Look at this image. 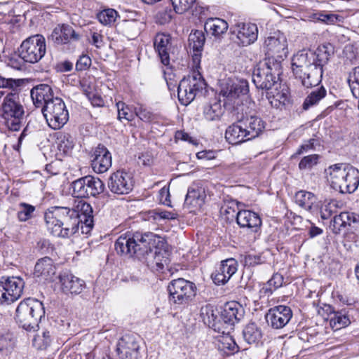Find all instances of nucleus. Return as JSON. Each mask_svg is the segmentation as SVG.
Masks as SVG:
<instances>
[{
  "label": "nucleus",
  "mask_w": 359,
  "mask_h": 359,
  "mask_svg": "<svg viewBox=\"0 0 359 359\" xmlns=\"http://www.w3.org/2000/svg\"><path fill=\"white\" fill-rule=\"evenodd\" d=\"M48 231L55 236L69 238L78 232L80 225L88 233L93 226V208L84 201H79L76 209L64 206H53L44 215Z\"/></svg>",
  "instance_id": "obj_1"
},
{
  "label": "nucleus",
  "mask_w": 359,
  "mask_h": 359,
  "mask_svg": "<svg viewBox=\"0 0 359 359\" xmlns=\"http://www.w3.org/2000/svg\"><path fill=\"white\" fill-rule=\"evenodd\" d=\"M334 54L331 43L320 45L315 51L302 50L292 59V69L296 79L305 88L318 86L322 80L323 67Z\"/></svg>",
  "instance_id": "obj_2"
},
{
  "label": "nucleus",
  "mask_w": 359,
  "mask_h": 359,
  "mask_svg": "<svg viewBox=\"0 0 359 359\" xmlns=\"http://www.w3.org/2000/svg\"><path fill=\"white\" fill-rule=\"evenodd\" d=\"M163 241L161 236L151 232H135L120 236L114 244L115 250L118 255L128 257H135L142 259L152 252L155 248L154 262L156 270H163L167 264L168 258L157 251L159 245Z\"/></svg>",
  "instance_id": "obj_3"
},
{
  "label": "nucleus",
  "mask_w": 359,
  "mask_h": 359,
  "mask_svg": "<svg viewBox=\"0 0 359 359\" xmlns=\"http://www.w3.org/2000/svg\"><path fill=\"white\" fill-rule=\"evenodd\" d=\"M331 187L341 194H352L359 185V170L349 165L337 163L325 170Z\"/></svg>",
  "instance_id": "obj_4"
},
{
  "label": "nucleus",
  "mask_w": 359,
  "mask_h": 359,
  "mask_svg": "<svg viewBox=\"0 0 359 359\" xmlns=\"http://www.w3.org/2000/svg\"><path fill=\"white\" fill-rule=\"evenodd\" d=\"M282 73V65L273 57L265 58L259 62L254 69L252 81L256 88L269 90L280 87L279 76Z\"/></svg>",
  "instance_id": "obj_5"
},
{
  "label": "nucleus",
  "mask_w": 359,
  "mask_h": 359,
  "mask_svg": "<svg viewBox=\"0 0 359 359\" xmlns=\"http://www.w3.org/2000/svg\"><path fill=\"white\" fill-rule=\"evenodd\" d=\"M25 114L19 93H8L0 105V117L5 126L11 131H19L24 123Z\"/></svg>",
  "instance_id": "obj_6"
},
{
  "label": "nucleus",
  "mask_w": 359,
  "mask_h": 359,
  "mask_svg": "<svg viewBox=\"0 0 359 359\" xmlns=\"http://www.w3.org/2000/svg\"><path fill=\"white\" fill-rule=\"evenodd\" d=\"M45 316V309L41 302L27 298L20 302L15 311V319L23 329L31 331L38 326Z\"/></svg>",
  "instance_id": "obj_7"
},
{
  "label": "nucleus",
  "mask_w": 359,
  "mask_h": 359,
  "mask_svg": "<svg viewBox=\"0 0 359 359\" xmlns=\"http://www.w3.org/2000/svg\"><path fill=\"white\" fill-rule=\"evenodd\" d=\"M206 88V83L198 72L184 77L180 82L177 95L180 103L187 106L195 97L203 93Z\"/></svg>",
  "instance_id": "obj_8"
},
{
  "label": "nucleus",
  "mask_w": 359,
  "mask_h": 359,
  "mask_svg": "<svg viewBox=\"0 0 359 359\" xmlns=\"http://www.w3.org/2000/svg\"><path fill=\"white\" fill-rule=\"evenodd\" d=\"M41 111L48 125L52 129H60L69 120L68 110L64 101L60 97H55L48 102Z\"/></svg>",
  "instance_id": "obj_9"
},
{
  "label": "nucleus",
  "mask_w": 359,
  "mask_h": 359,
  "mask_svg": "<svg viewBox=\"0 0 359 359\" xmlns=\"http://www.w3.org/2000/svg\"><path fill=\"white\" fill-rule=\"evenodd\" d=\"M169 301L177 305H185L195 297L196 287L191 281L184 278L172 280L168 286Z\"/></svg>",
  "instance_id": "obj_10"
},
{
  "label": "nucleus",
  "mask_w": 359,
  "mask_h": 359,
  "mask_svg": "<svg viewBox=\"0 0 359 359\" xmlns=\"http://www.w3.org/2000/svg\"><path fill=\"white\" fill-rule=\"evenodd\" d=\"M20 57L29 63L39 62L46 53L45 38L40 34L25 40L18 49Z\"/></svg>",
  "instance_id": "obj_11"
},
{
  "label": "nucleus",
  "mask_w": 359,
  "mask_h": 359,
  "mask_svg": "<svg viewBox=\"0 0 359 359\" xmlns=\"http://www.w3.org/2000/svg\"><path fill=\"white\" fill-rule=\"evenodd\" d=\"M104 187L100 179L91 175L81 177L72 183L73 195L76 198L97 196L104 191Z\"/></svg>",
  "instance_id": "obj_12"
},
{
  "label": "nucleus",
  "mask_w": 359,
  "mask_h": 359,
  "mask_svg": "<svg viewBox=\"0 0 359 359\" xmlns=\"http://www.w3.org/2000/svg\"><path fill=\"white\" fill-rule=\"evenodd\" d=\"M25 283L19 277L2 278L0 280V304H11L22 294Z\"/></svg>",
  "instance_id": "obj_13"
},
{
  "label": "nucleus",
  "mask_w": 359,
  "mask_h": 359,
  "mask_svg": "<svg viewBox=\"0 0 359 359\" xmlns=\"http://www.w3.org/2000/svg\"><path fill=\"white\" fill-rule=\"evenodd\" d=\"M231 39L239 46H248L255 43L258 36V28L254 23L237 22L230 28Z\"/></svg>",
  "instance_id": "obj_14"
},
{
  "label": "nucleus",
  "mask_w": 359,
  "mask_h": 359,
  "mask_svg": "<svg viewBox=\"0 0 359 359\" xmlns=\"http://www.w3.org/2000/svg\"><path fill=\"white\" fill-rule=\"evenodd\" d=\"M264 48L267 58L273 57L281 64L288 53L286 36L280 32H274L266 39Z\"/></svg>",
  "instance_id": "obj_15"
},
{
  "label": "nucleus",
  "mask_w": 359,
  "mask_h": 359,
  "mask_svg": "<svg viewBox=\"0 0 359 359\" xmlns=\"http://www.w3.org/2000/svg\"><path fill=\"white\" fill-rule=\"evenodd\" d=\"M107 186L113 194L123 195L129 194L133 190L134 182L130 173L118 170L110 175Z\"/></svg>",
  "instance_id": "obj_16"
},
{
  "label": "nucleus",
  "mask_w": 359,
  "mask_h": 359,
  "mask_svg": "<svg viewBox=\"0 0 359 359\" xmlns=\"http://www.w3.org/2000/svg\"><path fill=\"white\" fill-rule=\"evenodd\" d=\"M243 316L244 309L239 303L234 301L226 303L220 313L222 325L226 329V333H229Z\"/></svg>",
  "instance_id": "obj_17"
},
{
  "label": "nucleus",
  "mask_w": 359,
  "mask_h": 359,
  "mask_svg": "<svg viewBox=\"0 0 359 359\" xmlns=\"http://www.w3.org/2000/svg\"><path fill=\"white\" fill-rule=\"evenodd\" d=\"M292 317L291 309L285 305L271 308L265 316L268 325L273 329L284 327L290 322Z\"/></svg>",
  "instance_id": "obj_18"
},
{
  "label": "nucleus",
  "mask_w": 359,
  "mask_h": 359,
  "mask_svg": "<svg viewBox=\"0 0 359 359\" xmlns=\"http://www.w3.org/2000/svg\"><path fill=\"white\" fill-rule=\"evenodd\" d=\"M81 34L67 24L57 25L48 37L56 45H64L79 41Z\"/></svg>",
  "instance_id": "obj_19"
},
{
  "label": "nucleus",
  "mask_w": 359,
  "mask_h": 359,
  "mask_svg": "<svg viewBox=\"0 0 359 359\" xmlns=\"http://www.w3.org/2000/svg\"><path fill=\"white\" fill-rule=\"evenodd\" d=\"M249 92L248 82L246 80H240L227 86L221 90V95L224 97V105L238 104L236 100L240 97L245 95Z\"/></svg>",
  "instance_id": "obj_20"
},
{
  "label": "nucleus",
  "mask_w": 359,
  "mask_h": 359,
  "mask_svg": "<svg viewBox=\"0 0 359 359\" xmlns=\"http://www.w3.org/2000/svg\"><path fill=\"white\" fill-rule=\"evenodd\" d=\"M111 166V155L104 145L99 144L91 155V167L95 172L104 173Z\"/></svg>",
  "instance_id": "obj_21"
},
{
  "label": "nucleus",
  "mask_w": 359,
  "mask_h": 359,
  "mask_svg": "<svg viewBox=\"0 0 359 359\" xmlns=\"http://www.w3.org/2000/svg\"><path fill=\"white\" fill-rule=\"evenodd\" d=\"M236 221L241 228L252 233L258 232L262 224L259 214L250 210H238L236 215Z\"/></svg>",
  "instance_id": "obj_22"
},
{
  "label": "nucleus",
  "mask_w": 359,
  "mask_h": 359,
  "mask_svg": "<svg viewBox=\"0 0 359 359\" xmlns=\"http://www.w3.org/2000/svg\"><path fill=\"white\" fill-rule=\"evenodd\" d=\"M237 262L233 258L222 261L219 266L212 274L213 282L218 285H224L237 271Z\"/></svg>",
  "instance_id": "obj_23"
},
{
  "label": "nucleus",
  "mask_w": 359,
  "mask_h": 359,
  "mask_svg": "<svg viewBox=\"0 0 359 359\" xmlns=\"http://www.w3.org/2000/svg\"><path fill=\"white\" fill-rule=\"evenodd\" d=\"M240 123L243 125L245 134L249 140L258 137L265 128L264 121L256 115L243 116L240 118Z\"/></svg>",
  "instance_id": "obj_24"
},
{
  "label": "nucleus",
  "mask_w": 359,
  "mask_h": 359,
  "mask_svg": "<svg viewBox=\"0 0 359 359\" xmlns=\"http://www.w3.org/2000/svg\"><path fill=\"white\" fill-rule=\"evenodd\" d=\"M201 316L205 325L218 333L226 334V329L222 325L220 313L211 305L201 308Z\"/></svg>",
  "instance_id": "obj_25"
},
{
  "label": "nucleus",
  "mask_w": 359,
  "mask_h": 359,
  "mask_svg": "<svg viewBox=\"0 0 359 359\" xmlns=\"http://www.w3.org/2000/svg\"><path fill=\"white\" fill-rule=\"evenodd\" d=\"M171 41L170 35L164 33H158L154 40V48L164 65L170 64V53L172 48Z\"/></svg>",
  "instance_id": "obj_26"
},
{
  "label": "nucleus",
  "mask_w": 359,
  "mask_h": 359,
  "mask_svg": "<svg viewBox=\"0 0 359 359\" xmlns=\"http://www.w3.org/2000/svg\"><path fill=\"white\" fill-rule=\"evenodd\" d=\"M139 344L130 336L121 339L117 345V353L121 359H138Z\"/></svg>",
  "instance_id": "obj_27"
},
{
  "label": "nucleus",
  "mask_w": 359,
  "mask_h": 359,
  "mask_svg": "<svg viewBox=\"0 0 359 359\" xmlns=\"http://www.w3.org/2000/svg\"><path fill=\"white\" fill-rule=\"evenodd\" d=\"M56 272V267L52 259L45 257L38 260L34 266V275L39 281H52Z\"/></svg>",
  "instance_id": "obj_28"
},
{
  "label": "nucleus",
  "mask_w": 359,
  "mask_h": 359,
  "mask_svg": "<svg viewBox=\"0 0 359 359\" xmlns=\"http://www.w3.org/2000/svg\"><path fill=\"white\" fill-rule=\"evenodd\" d=\"M61 289L65 293L78 294L86 287V283L82 279L72 273H63L59 276Z\"/></svg>",
  "instance_id": "obj_29"
},
{
  "label": "nucleus",
  "mask_w": 359,
  "mask_h": 359,
  "mask_svg": "<svg viewBox=\"0 0 359 359\" xmlns=\"http://www.w3.org/2000/svg\"><path fill=\"white\" fill-rule=\"evenodd\" d=\"M30 95L34 104L36 107L46 105L48 102L52 101L55 97L53 96V92L51 87L47 84H40L34 87L30 92Z\"/></svg>",
  "instance_id": "obj_30"
},
{
  "label": "nucleus",
  "mask_w": 359,
  "mask_h": 359,
  "mask_svg": "<svg viewBox=\"0 0 359 359\" xmlns=\"http://www.w3.org/2000/svg\"><path fill=\"white\" fill-rule=\"evenodd\" d=\"M144 23L137 20H125L118 24V29L127 39H136L144 28Z\"/></svg>",
  "instance_id": "obj_31"
},
{
  "label": "nucleus",
  "mask_w": 359,
  "mask_h": 359,
  "mask_svg": "<svg viewBox=\"0 0 359 359\" xmlns=\"http://www.w3.org/2000/svg\"><path fill=\"white\" fill-rule=\"evenodd\" d=\"M225 138L231 144H238L249 140L245 134V129L243 125L240 123V119L227 128L225 133Z\"/></svg>",
  "instance_id": "obj_32"
},
{
  "label": "nucleus",
  "mask_w": 359,
  "mask_h": 359,
  "mask_svg": "<svg viewBox=\"0 0 359 359\" xmlns=\"http://www.w3.org/2000/svg\"><path fill=\"white\" fill-rule=\"evenodd\" d=\"M224 112L220 100L216 98L207 104L203 109L204 118L209 121H215L220 120Z\"/></svg>",
  "instance_id": "obj_33"
},
{
  "label": "nucleus",
  "mask_w": 359,
  "mask_h": 359,
  "mask_svg": "<svg viewBox=\"0 0 359 359\" xmlns=\"http://www.w3.org/2000/svg\"><path fill=\"white\" fill-rule=\"evenodd\" d=\"M228 27V23L218 18H208L204 25L205 32L215 36H219L225 33Z\"/></svg>",
  "instance_id": "obj_34"
},
{
  "label": "nucleus",
  "mask_w": 359,
  "mask_h": 359,
  "mask_svg": "<svg viewBox=\"0 0 359 359\" xmlns=\"http://www.w3.org/2000/svg\"><path fill=\"white\" fill-rule=\"evenodd\" d=\"M295 203L306 210L311 212L317 198L311 192L299 191L294 196Z\"/></svg>",
  "instance_id": "obj_35"
},
{
  "label": "nucleus",
  "mask_w": 359,
  "mask_h": 359,
  "mask_svg": "<svg viewBox=\"0 0 359 359\" xmlns=\"http://www.w3.org/2000/svg\"><path fill=\"white\" fill-rule=\"evenodd\" d=\"M330 324L332 329L340 330L351 324L348 311L341 309L336 311L330 319Z\"/></svg>",
  "instance_id": "obj_36"
},
{
  "label": "nucleus",
  "mask_w": 359,
  "mask_h": 359,
  "mask_svg": "<svg viewBox=\"0 0 359 359\" xmlns=\"http://www.w3.org/2000/svg\"><path fill=\"white\" fill-rule=\"evenodd\" d=\"M348 212H341L334 216L330 221L329 228L334 234H339L343 230L348 227Z\"/></svg>",
  "instance_id": "obj_37"
},
{
  "label": "nucleus",
  "mask_w": 359,
  "mask_h": 359,
  "mask_svg": "<svg viewBox=\"0 0 359 359\" xmlns=\"http://www.w3.org/2000/svg\"><path fill=\"white\" fill-rule=\"evenodd\" d=\"M243 334L245 341L249 344H258L262 337L261 329L254 323L245 326Z\"/></svg>",
  "instance_id": "obj_38"
},
{
  "label": "nucleus",
  "mask_w": 359,
  "mask_h": 359,
  "mask_svg": "<svg viewBox=\"0 0 359 359\" xmlns=\"http://www.w3.org/2000/svg\"><path fill=\"white\" fill-rule=\"evenodd\" d=\"M205 194L201 189L189 187L186 195L185 203L189 205L201 206L204 202Z\"/></svg>",
  "instance_id": "obj_39"
},
{
  "label": "nucleus",
  "mask_w": 359,
  "mask_h": 359,
  "mask_svg": "<svg viewBox=\"0 0 359 359\" xmlns=\"http://www.w3.org/2000/svg\"><path fill=\"white\" fill-rule=\"evenodd\" d=\"M327 94V90L323 86H321L313 91L306 97L303 103V109L306 110L311 107L316 105L323 99Z\"/></svg>",
  "instance_id": "obj_40"
},
{
  "label": "nucleus",
  "mask_w": 359,
  "mask_h": 359,
  "mask_svg": "<svg viewBox=\"0 0 359 359\" xmlns=\"http://www.w3.org/2000/svg\"><path fill=\"white\" fill-rule=\"evenodd\" d=\"M205 37L203 31H192L189 36V46L193 52H201L203 50Z\"/></svg>",
  "instance_id": "obj_41"
},
{
  "label": "nucleus",
  "mask_w": 359,
  "mask_h": 359,
  "mask_svg": "<svg viewBox=\"0 0 359 359\" xmlns=\"http://www.w3.org/2000/svg\"><path fill=\"white\" fill-rule=\"evenodd\" d=\"M266 97L271 104L275 107H279L280 105H285L289 102V97L287 93L273 89L266 93Z\"/></svg>",
  "instance_id": "obj_42"
},
{
  "label": "nucleus",
  "mask_w": 359,
  "mask_h": 359,
  "mask_svg": "<svg viewBox=\"0 0 359 359\" xmlns=\"http://www.w3.org/2000/svg\"><path fill=\"white\" fill-rule=\"evenodd\" d=\"M15 339L12 334L6 333L0 337V352L7 355L14 348Z\"/></svg>",
  "instance_id": "obj_43"
},
{
  "label": "nucleus",
  "mask_w": 359,
  "mask_h": 359,
  "mask_svg": "<svg viewBox=\"0 0 359 359\" xmlns=\"http://www.w3.org/2000/svg\"><path fill=\"white\" fill-rule=\"evenodd\" d=\"M240 203L236 200L224 201V204L221 208L222 214L226 216L227 219L236 218V212L240 210Z\"/></svg>",
  "instance_id": "obj_44"
},
{
  "label": "nucleus",
  "mask_w": 359,
  "mask_h": 359,
  "mask_svg": "<svg viewBox=\"0 0 359 359\" xmlns=\"http://www.w3.org/2000/svg\"><path fill=\"white\" fill-rule=\"evenodd\" d=\"M58 143V149L64 154H69L74 148V138L69 134L61 135Z\"/></svg>",
  "instance_id": "obj_45"
},
{
  "label": "nucleus",
  "mask_w": 359,
  "mask_h": 359,
  "mask_svg": "<svg viewBox=\"0 0 359 359\" xmlns=\"http://www.w3.org/2000/svg\"><path fill=\"white\" fill-rule=\"evenodd\" d=\"M52 339L50 332L43 331L41 334H38L33 339V345L38 349H46L51 343Z\"/></svg>",
  "instance_id": "obj_46"
},
{
  "label": "nucleus",
  "mask_w": 359,
  "mask_h": 359,
  "mask_svg": "<svg viewBox=\"0 0 359 359\" xmlns=\"http://www.w3.org/2000/svg\"><path fill=\"white\" fill-rule=\"evenodd\" d=\"M117 16L118 13L114 9L108 8L100 12L97 18L102 25H111L116 21Z\"/></svg>",
  "instance_id": "obj_47"
},
{
  "label": "nucleus",
  "mask_w": 359,
  "mask_h": 359,
  "mask_svg": "<svg viewBox=\"0 0 359 359\" xmlns=\"http://www.w3.org/2000/svg\"><path fill=\"white\" fill-rule=\"evenodd\" d=\"M348 81L353 95L359 99V66L353 69Z\"/></svg>",
  "instance_id": "obj_48"
},
{
  "label": "nucleus",
  "mask_w": 359,
  "mask_h": 359,
  "mask_svg": "<svg viewBox=\"0 0 359 359\" xmlns=\"http://www.w3.org/2000/svg\"><path fill=\"white\" fill-rule=\"evenodd\" d=\"M219 348L225 351L227 355L233 354L238 350V346L234 340L230 337H223Z\"/></svg>",
  "instance_id": "obj_49"
},
{
  "label": "nucleus",
  "mask_w": 359,
  "mask_h": 359,
  "mask_svg": "<svg viewBox=\"0 0 359 359\" xmlns=\"http://www.w3.org/2000/svg\"><path fill=\"white\" fill-rule=\"evenodd\" d=\"M175 11L182 14L192 7L196 0H170Z\"/></svg>",
  "instance_id": "obj_50"
},
{
  "label": "nucleus",
  "mask_w": 359,
  "mask_h": 359,
  "mask_svg": "<svg viewBox=\"0 0 359 359\" xmlns=\"http://www.w3.org/2000/svg\"><path fill=\"white\" fill-rule=\"evenodd\" d=\"M319 156L318 154H311L304 156L299 163V168L301 170H311L313 166L318 164Z\"/></svg>",
  "instance_id": "obj_51"
},
{
  "label": "nucleus",
  "mask_w": 359,
  "mask_h": 359,
  "mask_svg": "<svg viewBox=\"0 0 359 359\" xmlns=\"http://www.w3.org/2000/svg\"><path fill=\"white\" fill-rule=\"evenodd\" d=\"M35 210V208L33 205L21 203L20 210L18 212V217L20 221L25 222L32 217V215Z\"/></svg>",
  "instance_id": "obj_52"
},
{
  "label": "nucleus",
  "mask_w": 359,
  "mask_h": 359,
  "mask_svg": "<svg viewBox=\"0 0 359 359\" xmlns=\"http://www.w3.org/2000/svg\"><path fill=\"white\" fill-rule=\"evenodd\" d=\"M318 15L317 19L327 25H332L341 21V17L334 13H320L316 14Z\"/></svg>",
  "instance_id": "obj_53"
},
{
  "label": "nucleus",
  "mask_w": 359,
  "mask_h": 359,
  "mask_svg": "<svg viewBox=\"0 0 359 359\" xmlns=\"http://www.w3.org/2000/svg\"><path fill=\"white\" fill-rule=\"evenodd\" d=\"M135 113L142 121L150 122L153 120V114L142 105H139L135 108Z\"/></svg>",
  "instance_id": "obj_54"
},
{
  "label": "nucleus",
  "mask_w": 359,
  "mask_h": 359,
  "mask_svg": "<svg viewBox=\"0 0 359 359\" xmlns=\"http://www.w3.org/2000/svg\"><path fill=\"white\" fill-rule=\"evenodd\" d=\"M283 277L280 273H274L271 278L267 282V285L269 288V290L271 292L273 290H275L283 285ZM268 290V288L266 289Z\"/></svg>",
  "instance_id": "obj_55"
},
{
  "label": "nucleus",
  "mask_w": 359,
  "mask_h": 359,
  "mask_svg": "<svg viewBox=\"0 0 359 359\" xmlns=\"http://www.w3.org/2000/svg\"><path fill=\"white\" fill-rule=\"evenodd\" d=\"M243 262L245 266H255L263 264L264 260L260 255L249 254L244 257Z\"/></svg>",
  "instance_id": "obj_56"
},
{
  "label": "nucleus",
  "mask_w": 359,
  "mask_h": 359,
  "mask_svg": "<svg viewBox=\"0 0 359 359\" xmlns=\"http://www.w3.org/2000/svg\"><path fill=\"white\" fill-rule=\"evenodd\" d=\"M118 107V118L120 121L125 119L128 121H130L133 118V114L130 112L129 108L128 107H124L123 103H117Z\"/></svg>",
  "instance_id": "obj_57"
},
{
  "label": "nucleus",
  "mask_w": 359,
  "mask_h": 359,
  "mask_svg": "<svg viewBox=\"0 0 359 359\" xmlns=\"http://www.w3.org/2000/svg\"><path fill=\"white\" fill-rule=\"evenodd\" d=\"M91 65V59L87 55H82L79 57L76 63V69L77 71H83L88 69Z\"/></svg>",
  "instance_id": "obj_58"
},
{
  "label": "nucleus",
  "mask_w": 359,
  "mask_h": 359,
  "mask_svg": "<svg viewBox=\"0 0 359 359\" xmlns=\"http://www.w3.org/2000/svg\"><path fill=\"white\" fill-rule=\"evenodd\" d=\"M24 62H26L24 61L22 57H20L19 54H15L8 58L7 64L9 67L15 69H21L24 65Z\"/></svg>",
  "instance_id": "obj_59"
},
{
  "label": "nucleus",
  "mask_w": 359,
  "mask_h": 359,
  "mask_svg": "<svg viewBox=\"0 0 359 359\" xmlns=\"http://www.w3.org/2000/svg\"><path fill=\"white\" fill-rule=\"evenodd\" d=\"M316 141V140L314 138H311L306 141L305 143H304L299 147V148L297 149V152L292 156V157L297 155H300L304 152H306L311 149H313Z\"/></svg>",
  "instance_id": "obj_60"
},
{
  "label": "nucleus",
  "mask_w": 359,
  "mask_h": 359,
  "mask_svg": "<svg viewBox=\"0 0 359 359\" xmlns=\"http://www.w3.org/2000/svg\"><path fill=\"white\" fill-rule=\"evenodd\" d=\"M86 95L95 107H101L104 104V101L100 96L94 93L93 91L86 90Z\"/></svg>",
  "instance_id": "obj_61"
},
{
  "label": "nucleus",
  "mask_w": 359,
  "mask_h": 359,
  "mask_svg": "<svg viewBox=\"0 0 359 359\" xmlns=\"http://www.w3.org/2000/svg\"><path fill=\"white\" fill-rule=\"evenodd\" d=\"M348 226L351 227L353 229H357L359 228V215L355 214L354 212H348Z\"/></svg>",
  "instance_id": "obj_62"
},
{
  "label": "nucleus",
  "mask_w": 359,
  "mask_h": 359,
  "mask_svg": "<svg viewBox=\"0 0 359 359\" xmlns=\"http://www.w3.org/2000/svg\"><path fill=\"white\" fill-rule=\"evenodd\" d=\"M16 86V81L13 79H6L0 76V88H13Z\"/></svg>",
  "instance_id": "obj_63"
},
{
  "label": "nucleus",
  "mask_w": 359,
  "mask_h": 359,
  "mask_svg": "<svg viewBox=\"0 0 359 359\" xmlns=\"http://www.w3.org/2000/svg\"><path fill=\"white\" fill-rule=\"evenodd\" d=\"M335 209L329 207V203L322 208L320 211L321 218L323 219H327L334 212Z\"/></svg>",
  "instance_id": "obj_64"
}]
</instances>
